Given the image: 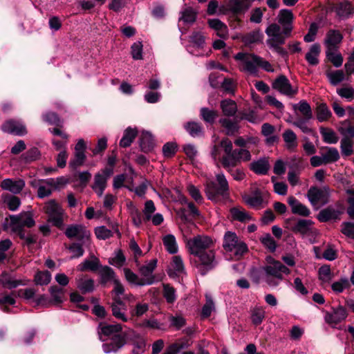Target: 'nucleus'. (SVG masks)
I'll list each match as a JSON object with an SVG mask.
<instances>
[{"mask_svg": "<svg viewBox=\"0 0 354 354\" xmlns=\"http://www.w3.org/2000/svg\"><path fill=\"white\" fill-rule=\"evenodd\" d=\"M122 329V326L119 324H100L98 326V334L100 339L104 341L103 336L110 337L111 339L110 343L103 344L102 348L104 353L116 352L125 344V337L120 333Z\"/></svg>", "mask_w": 354, "mask_h": 354, "instance_id": "obj_1", "label": "nucleus"}, {"mask_svg": "<svg viewBox=\"0 0 354 354\" xmlns=\"http://www.w3.org/2000/svg\"><path fill=\"white\" fill-rule=\"evenodd\" d=\"M267 264L263 267V277L268 286L275 287L283 279V274L288 275L290 270L280 261L272 257L267 259Z\"/></svg>", "mask_w": 354, "mask_h": 354, "instance_id": "obj_2", "label": "nucleus"}, {"mask_svg": "<svg viewBox=\"0 0 354 354\" xmlns=\"http://www.w3.org/2000/svg\"><path fill=\"white\" fill-rule=\"evenodd\" d=\"M266 33L268 36L266 43L268 46L276 51L277 53L284 55L286 50L281 46L285 43L286 36L283 31L281 32L280 26L277 24L269 25L266 29Z\"/></svg>", "mask_w": 354, "mask_h": 354, "instance_id": "obj_3", "label": "nucleus"}, {"mask_svg": "<svg viewBox=\"0 0 354 354\" xmlns=\"http://www.w3.org/2000/svg\"><path fill=\"white\" fill-rule=\"evenodd\" d=\"M186 246L190 254L196 256L210 248H214V241L207 236L197 235L187 239Z\"/></svg>", "mask_w": 354, "mask_h": 354, "instance_id": "obj_4", "label": "nucleus"}, {"mask_svg": "<svg viewBox=\"0 0 354 354\" xmlns=\"http://www.w3.org/2000/svg\"><path fill=\"white\" fill-rule=\"evenodd\" d=\"M223 246L227 252H233L238 258L248 251L246 244L232 232L225 234Z\"/></svg>", "mask_w": 354, "mask_h": 354, "instance_id": "obj_5", "label": "nucleus"}, {"mask_svg": "<svg viewBox=\"0 0 354 354\" xmlns=\"http://www.w3.org/2000/svg\"><path fill=\"white\" fill-rule=\"evenodd\" d=\"M217 185L214 182L207 184L205 193L209 200L215 201L218 196H225L229 189L227 180L223 173L216 175Z\"/></svg>", "mask_w": 354, "mask_h": 354, "instance_id": "obj_6", "label": "nucleus"}, {"mask_svg": "<svg viewBox=\"0 0 354 354\" xmlns=\"http://www.w3.org/2000/svg\"><path fill=\"white\" fill-rule=\"evenodd\" d=\"M35 223L32 216L29 212H22L19 215L10 216V225L12 230L17 232L21 239L24 238L23 227H32Z\"/></svg>", "mask_w": 354, "mask_h": 354, "instance_id": "obj_7", "label": "nucleus"}, {"mask_svg": "<svg viewBox=\"0 0 354 354\" xmlns=\"http://www.w3.org/2000/svg\"><path fill=\"white\" fill-rule=\"evenodd\" d=\"M241 71L250 74H255L258 69L260 57L251 53H239L234 56Z\"/></svg>", "mask_w": 354, "mask_h": 354, "instance_id": "obj_8", "label": "nucleus"}, {"mask_svg": "<svg viewBox=\"0 0 354 354\" xmlns=\"http://www.w3.org/2000/svg\"><path fill=\"white\" fill-rule=\"evenodd\" d=\"M331 190L328 186L322 188L311 187L307 193V198L313 206L324 205L329 203Z\"/></svg>", "mask_w": 354, "mask_h": 354, "instance_id": "obj_9", "label": "nucleus"}, {"mask_svg": "<svg viewBox=\"0 0 354 354\" xmlns=\"http://www.w3.org/2000/svg\"><path fill=\"white\" fill-rule=\"evenodd\" d=\"M268 195V194L266 191L262 190L257 186H253L251 188L250 194H244L243 199L250 207L261 209L263 207L265 199Z\"/></svg>", "mask_w": 354, "mask_h": 354, "instance_id": "obj_10", "label": "nucleus"}, {"mask_svg": "<svg viewBox=\"0 0 354 354\" xmlns=\"http://www.w3.org/2000/svg\"><path fill=\"white\" fill-rule=\"evenodd\" d=\"M45 212L48 216V221L59 229L63 227L64 210L55 201H50L44 206Z\"/></svg>", "mask_w": 354, "mask_h": 354, "instance_id": "obj_11", "label": "nucleus"}, {"mask_svg": "<svg viewBox=\"0 0 354 354\" xmlns=\"http://www.w3.org/2000/svg\"><path fill=\"white\" fill-rule=\"evenodd\" d=\"M112 167H106L95 175L92 188L99 197H101L107 186L109 178L113 175Z\"/></svg>", "mask_w": 354, "mask_h": 354, "instance_id": "obj_12", "label": "nucleus"}, {"mask_svg": "<svg viewBox=\"0 0 354 354\" xmlns=\"http://www.w3.org/2000/svg\"><path fill=\"white\" fill-rule=\"evenodd\" d=\"M196 257H198L199 261L197 267L202 274H205L206 271L214 268L217 263L215 258L214 248H210Z\"/></svg>", "mask_w": 354, "mask_h": 354, "instance_id": "obj_13", "label": "nucleus"}, {"mask_svg": "<svg viewBox=\"0 0 354 354\" xmlns=\"http://www.w3.org/2000/svg\"><path fill=\"white\" fill-rule=\"evenodd\" d=\"M273 89L288 97L295 96L298 89L291 85L289 80L285 75H280L272 84Z\"/></svg>", "mask_w": 354, "mask_h": 354, "instance_id": "obj_14", "label": "nucleus"}, {"mask_svg": "<svg viewBox=\"0 0 354 354\" xmlns=\"http://www.w3.org/2000/svg\"><path fill=\"white\" fill-rule=\"evenodd\" d=\"M251 159V154L247 149H236L233 151L232 156L222 157L221 163L224 168L234 167L236 162L241 161H249Z\"/></svg>", "mask_w": 354, "mask_h": 354, "instance_id": "obj_15", "label": "nucleus"}, {"mask_svg": "<svg viewBox=\"0 0 354 354\" xmlns=\"http://www.w3.org/2000/svg\"><path fill=\"white\" fill-rule=\"evenodd\" d=\"M347 316L346 309L339 305L336 308H332L331 311L325 313L324 320L331 327L335 328L338 324L345 320Z\"/></svg>", "mask_w": 354, "mask_h": 354, "instance_id": "obj_16", "label": "nucleus"}, {"mask_svg": "<svg viewBox=\"0 0 354 354\" xmlns=\"http://www.w3.org/2000/svg\"><path fill=\"white\" fill-rule=\"evenodd\" d=\"M66 236L71 239H75L83 243L89 239L91 233L82 225H71L65 230Z\"/></svg>", "mask_w": 354, "mask_h": 354, "instance_id": "obj_17", "label": "nucleus"}, {"mask_svg": "<svg viewBox=\"0 0 354 354\" xmlns=\"http://www.w3.org/2000/svg\"><path fill=\"white\" fill-rule=\"evenodd\" d=\"M197 12L191 7H186L181 10L178 19V28L183 34L187 31L183 26H192L195 22Z\"/></svg>", "mask_w": 354, "mask_h": 354, "instance_id": "obj_18", "label": "nucleus"}, {"mask_svg": "<svg viewBox=\"0 0 354 354\" xmlns=\"http://www.w3.org/2000/svg\"><path fill=\"white\" fill-rule=\"evenodd\" d=\"M86 144L83 139H79L75 147V153L73 158L69 162V167L72 169L82 165L86 160Z\"/></svg>", "mask_w": 354, "mask_h": 354, "instance_id": "obj_19", "label": "nucleus"}, {"mask_svg": "<svg viewBox=\"0 0 354 354\" xmlns=\"http://www.w3.org/2000/svg\"><path fill=\"white\" fill-rule=\"evenodd\" d=\"M293 14L291 10L282 9L278 15V21L283 26V34L289 37L292 30Z\"/></svg>", "mask_w": 354, "mask_h": 354, "instance_id": "obj_20", "label": "nucleus"}, {"mask_svg": "<svg viewBox=\"0 0 354 354\" xmlns=\"http://www.w3.org/2000/svg\"><path fill=\"white\" fill-rule=\"evenodd\" d=\"M111 307L112 314L116 319L124 322L129 320V317L126 315L127 306L121 298H114Z\"/></svg>", "mask_w": 354, "mask_h": 354, "instance_id": "obj_21", "label": "nucleus"}, {"mask_svg": "<svg viewBox=\"0 0 354 354\" xmlns=\"http://www.w3.org/2000/svg\"><path fill=\"white\" fill-rule=\"evenodd\" d=\"M342 39L343 36L339 30H328L324 39V44L326 47V50L337 49L338 45L342 42Z\"/></svg>", "mask_w": 354, "mask_h": 354, "instance_id": "obj_22", "label": "nucleus"}, {"mask_svg": "<svg viewBox=\"0 0 354 354\" xmlns=\"http://www.w3.org/2000/svg\"><path fill=\"white\" fill-rule=\"evenodd\" d=\"M1 129L4 132L18 136H23L26 133L24 124L19 121L13 120L6 122L2 125Z\"/></svg>", "mask_w": 354, "mask_h": 354, "instance_id": "obj_23", "label": "nucleus"}, {"mask_svg": "<svg viewBox=\"0 0 354 354\" xmlns=\"http://www.w3.org/2000/svg\"><path fill=\"white\" fill-rule=\"evenodd\" d=\"M288 203L291 207V211L294 214H298L301 216H308L310 214V209L293 196H289L288 198Z\"/></svg>", "mask_w": 354, "mask_h": 354, "instance_id": "obj_24", "label": "nucleus"}, {"mask_svg": "<svg viewBox=\"0 0 354 354\" xmlns=\"http://www.w3.org/2000/svg\"><path fill=\"white\" fill-rule=\"evenodd\" d=\"M209 26L216 33L217 36L225 39L228 36L227 26L218 19H211L207 21Z\"/></svg>", "mask_w": 354, "mask_h": 354, "instance_id": "obj_25", "label": "nucleus"}, {"mask_svg": "<svg viewBox=\"0 0 354 354\" xmlns=\"http://www.w3.org/2000/svg\"><path fill=\"white\" fill-rule=\"evenodd\" d=\"M340 214V211L332 206H329L319 212L317 218L321 222H327L330 220L338 219Z\"/></svg>", "mask_w": 354, "mask_h": 354, "instance_id": "obj_26", "label": "nucleus"}, {"mask_svg": "<svg viewBox=\"0 0 354 354\" xmlns=\"http://www.w3.org/2000/svg\"><path fill=\"white\" fill-rule=\"evenodd\" d=\"M25 183L22 180H13L10 178L3 180L1 187L3 189L8 190L14 194L19 193L24 188Z\"/></svg>", "mask_w": 354, "mask_h": 354, "instance_id": "obj_27", "label": "nucleus"}, {"mask_svg": "<svg viewBox=\"0 0 354 354\" xmlns=\"http://www.w3.org/2000/svg\"><path fill=\"white\" fill-rule=\"evenodd\" d=\"M124 274L126 279L131 283L135 284L139 286H149L152 284L151 279L145 281L144 279L139 278L138 276L133 272L129 268L124 269Z\"/></svg>", "mask_w": 354, "mask_h": 354, "instance_id": "obj_28", "label": "nucleus"}, {"mask_svg": "<svg viewBox=\"0 0 354 354\" xmlns=\"http://www.w3.org/2000/svg\"><path fill=\"white\" fill-rule=\"evenodd\" d=\"M157 265V260L152 259L149 261L147 264L142 266L140 268V272L142 276L145 281L151 279L152 284L155 281V277L153 275V272L155 270Z\"/></svg>", "mask_w": 354, "mask_h": 354, "instance_id": "obj_29", "label": "nucleus"}, {"mask_svg": "<svg viewBox=\"0 0 354 354\" xmlns=\"http://www.w3.org/2000/svg\"><path fill=\"white\" fill-rule=\"evenodd\" d=\"M321 53L320 45L313 44L306 55V59L311 66H316L319 64V57Z\"/></svg>", "mask_w": 354, "mask_h": 354, "instance_id": "obj_30", "label": "nucleus"}, {"mask_svg": "<svg viewBox=\"0 0 354 354\" xmlns=\"http://www.w3.org/2000/svg\"><path fill=\"white\" fill-rule=\"evenodd\" d=\"M312 224L313 222L310 220L300 219L291 227V230L295 233L305 235L310 231Z\"/></svg>", "mask_w": 354, "mask_h": 354, "instance_id": "obj_31", "label": "nucleus"}, {"mask_svg": "<svg viewBox=\"0 0 354 354\" xmlns=\"http://www.w3.org/2000/svg\"><path fill=\"white\" fill-rule=\"evenodd\" d=\"M189 42L190 47L201 49L203 48L205 44V37L201 31H194L189 36Z\"/></svg>", "mask_w": 354, "mask_h": 354, "instance_id": "obj_32", "label": "nucleus"}, {"mask_svg": "<svg viewBox=\"0 0 354 354\" xmlns=\"http://www.w3.org/2000/svg\"><path fill=\"white\" fill-rule=\"evenodd\" d=\"M76 283L77 288L83 293L91 292L94 289V281L83 276L76 278Z\"/></svg>", "mask_w": 354, "mask_h": 354, "instance_id": "obj_33", "label": "nucleus"}, {"mask_svg": "<svg viewBox=\"0 0 354 354\" xmlns=\"http://www.w3.org/2000/svg\"><path fill=\"white\" fill-rule=\"evenodd\" d=\"M98 274L100 278V282L105 284L109 281H114L115 274L112 268L109 266H101L98 270Z\"/></svg>", "mask_w": 354, "mask_h": 354, "instance_id": "obj_34", "label": "nucleus"}, {"mask_svg": "<svg viewBox=\"0 0 354 354\" xmlns=\"http://www.w3.org/2000/svg\"><path fill=\"white\" fill-rule=\"evenodd\" d=\"M138 134L136 129L128 127L124 131L123 136L120 141V146L122 147H127L131 145Z\"/></svg>", "mask_w": 354, "mask_h": 354, "instance_id": "obj_35", "label": "nucleus"}, {"mask_svg": "<svg viewBox=\"0 0 354 354\" xmlns=\"http://www.w3.org/2000/svg\"><path fill=\"white\" fill-rule=\"evenodd\" d=\"M153 145L151 134L148 131H142L140 138V146L142 151L148 152L153 149Z\"/></svg>", "mask_w": 354, "mask_h": 354, "instance_id": "obj_36", "label": "nucleus"}, {"mask_svg": "<svg viewBox=\"0 0 354 354\" xmlns=\"http://www.w3.org/2000/svg\"><path fill=\"white\" fill-rule=\"evenodd\" d=\"M263 35L260 30H255L245 35H241V40L245 46L261 41Z\"/></svg>", "mask_w": 354, "mask_h": 354, "instance_id": "obj_37", "label": "nucleus"}, {"mask_svg": "<svg viewBox=\"0 0 354 354\" xmlns=\"http://www.w3.org/2000/svg\"><path fill=\"white\" fill-rule=\"evenodd\" d=\"M163 245L167 251L170 254H176L178 250L176 238L172 234H167L162 238Z\"/></svg>", "mask_w": 354, "mask_h": 354, "instance_id": "obj_38", "label": "nucleus"}, {"mask_svg": "<svg viewBox=\"0 0 354 354\" xmlns=\"http://www.w3.org/2000/svg\"><path fill=\"white\" fill-rule=\"evenodd\" d=\"M269 167L268 162L266 159H261L250 164V169L257 174H267Z\"/></svg>", "mask_w": 354, "mask_h": 354, "instance_id": "obj_39", "label": "nucleus"}, {"mask_svg": "<svg viewBox=\"0 0 354 354\" xmlns=\"http://www.w3.org/2000/svg\"><path fill=\"white\" fill-rule=\"evenodd\" d=\"M283 138L286 147L289 150H294L297 146L296 134L290 129L286 130L283 133Z\"/></svg>", "mask_w": 354, "mask_h": 354, "instance_id": "obj_40", "label": "nucleus"}, {"mask_svg": "<svg viewBox=\"0 0 354 354\" xmlns=\"http://www.w3.org/2000/svg\"><path fill=\"white\" fill-rule=\"evenodd\" d=\"M230 214L234 220L240 222H248L251 220V216L241 207H233L230 209Z\"/></svg>", "mask_w": 354, "mask_h": 354, "instance_id": "obj_41", "label": "nucleus"}, {"mask_svg": "<svg viewBox=\"0 0 354 354\" xmlns=\"http://www.w3.org/2000/svg\"><path fill=\"white\" fill-rule=\"evenodd\" d=\"M326 151L322 152V155L326 164L335 162L339 159L338 150L335 147H326Z\"/></svg>", "mask_w": 354, "mask_h": 354, "instance_id": "obj_42", "label": "nucleus"}, {"mask_svg": "<svg viewBox=\"0 0 354 354\" xmlns=\"http://www.w3.org/2000/svg\"><path fill=\"white\" fill-rule=\"evenodd\" d=\"M294 109H297L305 120H309L313 117L312 110L309 104L304 101H300L297 104L293 106Z\"/></svg>", "mask_w": 354, "mask_h": 354, "instance_id": "obj_43", "label": "nucleus"}, {"mask_svg": "<svg viewBox=\"0 0 354 354\" xmlns=\"http://www.w3.org/2000/svg\"><path fill=\"white\" fill-rule=\"evenodd\" d=\"M221 109L223 114L227 116L234 115L237 111L236 104L232 100H224L221 101Z\"/></svg>", "mask_w": 354, "mask_h": 354, "instance_id": "obj_44", "label": "nucleus"}, {"mask_svg": "<svg viewBox=\"0 0 354 354\" xmlns=\"http://www.w3.org/2000/svg\"><path fill=\"white\" fill-rule=\"evenodd\" d=\"M324 142L328 144H335L338 142V137L335 132L328 128L321 127L319 129Z\"/></svg>", "mask_w": 354, "mask_h": 354, "instance_id": "obj_45", "label": "nucleus"}, {"mask_svg": "<svg viewBox=\"0 0 354 354\" xmlns=\"http://www.w3.org/2000/svg\"><path fill=\"white\" fill-rule=\"evenodd\" d=\"M100 261L97 258L92 260H84L77 266V270L80 271L91 270L96 271L100 268Z\"/></svg>", "mask_w": 354, "mask_h": 354, "instance_id": "obj_46", "label": "nucleus"}, {"mask_svg": "<svg viewBox=\"0 0 354 354\" xmlns=\"http://www.w3.org/2000/svg\"><path fill=\"white\" fill-rule=\"evenodd\" d=\"M250 6V0H237L230 3V10L236 14L245 12Z\"/></svg>", "mask_w": 354, "mask_h": 354, "instance_id": "obj_47", "label": "nucleus"}, {"mask_svg": "<svg viewBox=\"0 0 354 354\" xmlns=\"http://www.w3.org/2000/svg\"><path fill=\"white\" fill-rule=\"evenodd\" d=\"M353 140L347 136L344 137L340 142V149L342 156H348L353 152Z\"/></svg>", "mask_w": 354, "mask_h": 354, "instance_id": "obj_48", "label": "nucleus"}, {"mask_svg": "<svg viewBox=\"0 0 354 354\" xmlns=\"http://www.w3.org/2000/svg\"><path fill=\"white\" fill-rule=\"evenodd\" d=\"M266 315V311L263 307L257 306L251 311V319L252 323L257 326L261 324Z\"/></svg>", "mask_w": 354, "mask_h": 354, "instance_id": "obj_49", "label": "nucleus"}, {"mask_svg": "<svg viewBox=\"0 0 354 354\" xmlns=\"http://www.w3.org/2000/svg\"><path fill=\"white\" fill-rule=\"evenodd\" d=\"M326 57L333 64L335 67H339L343 63V57L342 55L335 50H326Z\"/></svg>", "mask_w": 354, "mask_h": 354, "instance_id": "obj_50", "label": "nucleus"}, {"mask_svg": "<svg viewBox=\"0 0 354 354\" xmlns=\"http://www.w3.org/2000/svg\"><path fill=\"white\" fill-rule=\"evenodd\" d=\"M219 122L225 128V133L228 136L234 135L239 129L236 122L228 118H222L219 120Z\"/></svg>", "mask_w": 354, "mask_h": 354, "instance_id": "obj_51", "label": "nucleus"}, {"mask_svg": "<svg viewBox=\"0 0 354 354\" xmlns=\"http://www.w3.org/2000/svg\"><path fill=\"white\" fill-rule=\"evenodd\" d=\"M0 283L9 289L16 288L19 285L22 284L21 281L14 280L12 277L6 272L2 273L0 276Z\"/></svg>", "mask_w": 354, "mask_h": 354, "instance_id": "obj_52", "label": "nucleus"}, {"mask_svg": "<svg viewBox=\"0 0 354 354\" xmlns=\"http://www.w3.org/2000/svg\"><path fill=\"white\" fill-rule=\"evenodd\" d=\"M185 128L186 131L189 133V134L192 137H198L203 135V128L201 126L194 122H187L185 125Z\"/></svg>", "mask_w": 354, "mask_h": 354, "instance_id": "obj_53", "label": "nucleus"}, {"mask_svg": "<svg viewBox=\"0 0 354 354\" xmlns=\"http://www.w3.org/2000/svg\"><path fill=\"white\" fill-rule=\"evenodd\" d=\"M49 292L54 303L60 304L64 301L65 292L63 288L53 286L50 288Z\"/></svg>", "mask_w": 354, "mask_h": 354, "instance_id": "obj_54", "label": "nucleus"}, {"mask_svg": "<svg viewBox=\"0 0 354 354\" xmlns=\"http://www.w3.org/2000/svg\"><path fill=\"white\" fill-rule=\"evenodd\" d=\"M126 261V258L121 250H118L114 253V257L109 260V263L115 267H122Z\"/></svg>", "mask_w": 354, "mask_h": 354, "instance_id": "obj_55", "label": "nucleus"}, {"mask_svg": "<svg viewBox=\"0 0 354 354\" xmlns=\"http://www.w3.org/2000/svg\"><path fill=\"white\" fill-rule=\"evenodd\" d=\"M331 115V112L325 104H320L317 108V118L319 122L327 120Z\"/></svg>", "mask_w": 354, "mask_h": 354, "instance_id": "obj_56", "label": "nucleus"}, {"mask_svg": "<svg viewBox=\"0 0 354 354\" xmlns=\"http://www.w3.org/2000/svg\"><path fill=\"white\" fill-rule=\"evenodd\" d=\"M327 77L330 82L333 85H337L344 79V73L341 70H337L335 71L328 72L326 73Z\"/></svg>", "mask_w": 354, "mask_h": 354, "instance_id": "obj_57", "label": "nucleus"}, {"mask_svg": "<svg viewBox=\"0 0 354 354\" xmlns=\"http://www.w3.org/2000/svg\"><path fill=\"white\" fill-rule=\"evenodd\" d=\"M149 306L147 303L139 302L131 310L133 317H141L149 310Z\"/></svg>", "mask_w": 354, "mask_h": 354, "instance_id": "obj_58", "label": "nucleus"}, {"mask_svg": "<svg viewBox=\"0 0 354 354\" xmlns=\"http://www.w3.org/2000/svg\"><path fill=\"white\" fill-rule=\"evenodd\" d=\"M201 115L205 122L213 123L218 117V113L216 111L210 110L207 108H202L201 109Z\"/></svg>", "mask_w": 354, "mask_h": 354, "instance_id": "obj_59", "label": "nucleus"}, {"mask_svg": "<svg viewBox=\"0 0 354 354\" xmlns=\"http://www.w3.org/2000/svg\"><path fill=\"white\" fill-rule=\"evenodd\" d=\"M51 279V274L48 271L38 272L35 276V281L38 285H46Z\"/></svg>", "mask_w": 354, "mask_h": 354, "instance_id": "obj_60", "label": "nucleus"}, {"mask_svg": "<svg viewBox=\"0 0 354 354\" xmlns=\"http://www.w3.org/2000/svg\"><path fill=\"white\" fill-rule=\"evenodd\" d=\"M163 295L167 301L170 304L174 303L176 299V290L169 284L163 286Z\"/></svg>", "mask_w": 354, "mask_h": 354, "instance_id": "obj_61", "label": "nucleus"}, {"mask_svg": "<svg viewBox=\"0 0 354 354\" xmlns=\"http://www.w3.org/2000/svg\"><path fill=\"white\" fill-rule=\"evenodd\" d=\"M346 193L348 195L347 202L349 205L347 208V213L350 218L354 219V188L346 189Z\"/></svg>", "mask_w": 354, "mask_h": 354, "instance_id": "obj_62", "label": "nucleus"}, {"mask_svg": "<svg viewBox=\"0 0 354 354\" xmlns=\"http://www.w3.org/2000/svg\"><path fill=\"white\" fill-rule=\"evenodd\" d=\"M350 284L348 279L346 278H342L337 281L334 282L331 288L334 292H342L344 291V290L349 288Z\"/></svg>", "mask_w": 354, "mask_h": 354, "instance_id": "obj_63", "label": "nucleus"}, {"mask_svg": "<svg viewBox=\"0 0 354 354\" xmlns=\"http://www.w3.org/2000/svg\"><path fill=\"white\" fill-rule=\"evenodd\" d=\"M262 244L268 248L270 252H274L276 250L277 244L274 239L270 234H266L261 238Z\"/></svg>", "mask_w": 354, "mask_h": 354, "instance_id": "obj_64", "label": "nucleus"}]
</instances>
